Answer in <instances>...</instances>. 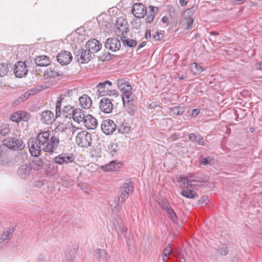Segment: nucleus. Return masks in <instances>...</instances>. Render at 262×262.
<instances>
[{"label": "nucleus", "instance_id": "1", "mask_svg": "<svg viewBox=\"0 0 262 262\" xmlns=\"http://www.w3.org/2000/svg\"><path fill=\"white\" fill-rule=\"evenodd\" d=\"M60 139L57 136H51L49 130L41 132L37 135L36 139L30 138L28 147L32 156H39L41 150L53 153L57 149Z\"/></svg>", "mask_w": 262, "mask_h": 262}, {"label": "nucleus", "instance_id": "2", "mask_svg": "<svg viewBox=\"0 0 262 262\" xmlns=\"http://www.w3.org/2000/svg\"><path fill=\"white\" fill-rule=\"evenodd\" d=\"M4 148L7 147L13 150H21L25 147V144L21 140L17 139L16 136H13L4 139L3 141Z\"/></svg>", "mask_w": 262, "mask_h": 262}, {"label": "nucleus", "instance_id": "3", "mask_svg": "<svg viewBox=\"0 0 262 262\" xmlns=\"http://www.w3.org/2000/svg\"><path fill=\"white\" fill-rule=\"evenodd\" d=\"M134 190L133 183L130 180H127L120 188V196L118 201L122 204L129 195L133 192Z\"/></svg>", "mask_w": 262, "mask_h": 262}, {"label": "nucleus", "instance_id": "4", "mask_svg": "<svg viewBox=\"0 0 262 262\" xmlns=\"http://www.w3.org/2000/svg\"><path fill=\"white\" fill-rule=\"evenodd\" d=\"M92 135L85 131L79 132L76 137V142L81 147H88L91 145Z\"/></svg>", "mask_w": 262, "mask_h": 262}, {"label": "nucleus", "instance_id": "5", "mask_svg": "<svg viewBox=\"0 0 262 262\" xmlns=\"http://www.w3.org/2000/svg\"><path fill=\"white\" fill-rule=\"evenodd\" d=\"M101 128L105 135L112 134L117 129L116 123L111 119L104 120L101 123Z\"/></svg>", "mask_w": 262, "mask_h": 262}, {"label": "nucleus", "instance_id": "6", "mask_svg": "<svg viewBox=\"0 0 262 262\" xmlns=\"http://www.w3.org/2000/svg\"><path fill=\"white\" fill-rule=\"evenodd\" d=\"M14 230L15 227H11L7 228L3 232L0 236V249L3 248V246H6L9 243Z\"/></svg>", "mask_w": 262, "mask_h": 262}, {"label": "nucleus", "instance_id": "7", "mask_svg": "<svg viewBox=\"0 0 262 262\" xmlns=\"http://www.w3.org/2000/svg\"><path fill=\"white\" fill-rule=\"evenodd\" d=\"M188 176L190 182V187H200L204 186L206 184L205 179L197 174L190 173Z\"/></svg>", "mask_w": 262, "mask_h": 262}, {"label": "nucleus", "instance_id": "8", "mask_svg": "<svg viewBox=\"0 0 262 262\" xmlns=\"http://www.w3.org/2000/svg\"><path fill=\"white\" fill-rule=\"evenodd\" d=\"M32 172L31 163L22 164L17 169L18 176L23 179H27Z\"/></svg>", "mask_w": 262, "mask_h": 262}, {"label": "nucleus", "instance_id": "9", "mask_svg": "<svg viewBox=\"0 0 262 262\" xmlns=\"http://www.w3.org/2000/svg\"><path fill=\"white\" fill-rule=\"evenodd\" d=\"M75 157L72 154H62L54 158V162L59 165L68 164L74 162Z\"/></svg>", "mask_w": 262, "mask_h": 262}, {"label": "nucleus", "instance_id": "10", "mask_svg": "<svg viewBox=\"0 0 262 262\" xmlns=\"http://www.w3.org/2000/svg\"><path fill=\"white\" fill-rule=\"evenodd\" d=\"M14 73L16 77L21 78L28 73L27 65L25 62L18 61L15 64Z\"/></svg>", "mask_w": 262, "mask_h": 262}, {"label": "nucleus", "instance_id": "11", "mask_svg": "<svg viewBox=\"0 0 262 262\" xmlns=\"http://www.w3.org/2000/svg\"><path fill=\"white\" fill-rule=\"evenodd\" d=\"M146 12V7L142 4L136 3L132 7V12L133 14L138 18L143 17Z\"/></svg>", "mask_w": 262, "mask_h": 262}, {"label": "nucleus", "instance_id": "12", "mask_svg": "<svg viewBox=\"0 0 262 262\" xmlns=\"http://www.w3.org/2000/svg\"><path fill=\"white\" fill-rule=\"evenodd\" d=\"M105 47L113 52L118 51L121 47V42L119 39L116 37H111L105 41Z\"/></svg>", "mask_w": 262, "mask_h": 262}, {"label": "nucleus", "instance_id": "13", "mask_svg": "<svg viewBox=\"0 0 262 262\" xmlns=\"http://www.w3.org/2000/svg\"><path fill=\"white\" fill-rule=\"evenodd\" d=\"M99 107L103 113L109 114L113 111V104L110 99L104 97L100 100L99 103Z\"/></svg>", "mask_w": 262, "mask_h": 262}, {"label": "nucleus", "instance_id": "14", "mask_svg": "<svg viewBox=\"0 0 262 262\" xmlns=\"http://www.w3.org/2000/svg\"><path fill=\"white\" fill-rule=\"evenodd\" d=\"M56 58L60 64L64 66L69 64L71 62L73 57L70 52L64 51L58 53Z\"/></svg>", "mask_w": 262, "mask_h": 262}, {"label": "nucleus", "instance_id": "15", "mask_svg": "<svg viewBox=\"0 0 262 262\" xmlns=\"http://www.w3.org/2000/svg\"><path fill=\"white\" fill-rule=\"evenodd\" d=\"M76 54L77 61L81 63L88 62L91 59V53L84 49H80L77 52Z\"/></svg>", "mask_w": 262, "mask_h": 262}, {"label": "nucleus", "instance_id": "16", "mask_svg": "<svg viewBox=\"0 0 262 262\" xmlns=\"http://www.w3.org/2000/svg\"><path fill=\"white\" fill-rule=\"evenodd\" d=\"M40 118V120L44 124H51L57 117L52 112L46 110L41 112Z\"/></svg>", "mask_w": 262, "mask_h": 262}, {"label": "nucleus", "instance_id": "17", "mask_svg": "<svg viewBox=\"0 0 262 262\" xmlns=\"http://www.w3.org/2000/svg\"><path fill=\"white\" fill-rule=\"evenodd\" d=\"M85 48L91 53H95L101 49L102 45L97 39H92L86 42Z\"/></svg>", "mask_w": 262, "mask_h": 262}, {"label": "nucleus", "instance_id": "18", "mask_svg": "<svg viewBox=\"0 0 262 262\" xmlns=\"http://www.w3.org/2000/svg\"><path fill=\"white\" fill-rule=\"evenodd\" d=\"M59 67L53 64L45 71L44 75L46 78H55L60 75H62V72L59 70Z\"/></svg>", "mask_w": 262, "mask_h": 262}, {"label": "nucleus", "instance_id": "19", "mask_svg": "<svg viewBox=\"0 0 262 262\" xmlns=\"http://www.w3.org/2000/svg\"><path fill=\"white\" fill-rule=\"evenodd\" d=\"M112 85L111 81L105 80L102 82H100L97 86V93L100 96H104L106 92Z\"/></svg>", "mask_w": 262, "mask_h": 262}, {"label": "nucleus", "instance_id": "20", "mask_svg": "<svg viewBox=\"0 0 262 262\" xmlns=\"http://www.w3.org/2000/svg\"><path fill=\"white\" fill-rule=\"evenodd\" d=\"M6 149L4 148V145L2 144L0 145V155H3L5 152ZM15 163L13 161L12 156H8L2 158L0 157V165L10 166L14 164Z\"/></svg>", "mask_w": 262, "mask_h": 262}, {"label": "nucleus", "instance_id": "21", "mask_svg": "<svg viewBox=\"0 0 262 262\" xmlns=\"http://www.w3.org/2000/svg\"><path fill=\"white\" fill-rule=\"evenodd\" d=\"M161 207L166 211L169 217L171 219V220L175 222L177 219V215L169 204L166 201V200H162L161 203Z\"/></svg>", "mask_w": 262, "mask_h": 262}, {"label": "nucleus", "instance_id": "22", "mask_svg": "<svg viewBox=\"0 0 262 262\" xmlns=\"http://www.w3.org/2000/svg\"><path fill=\"white\" fill-rule=\"evenodd\" d=\"M83 122L85 126L90 129H95L98 125L96 119L91 115L86 116Z\"/></svg>", "mask_w": 262, "mask_h": 262}, {"label": "nucleus", "instance_id": "23", "mask_svg": "<svg viewBox=\"0 0 262 262\" xmlns=\"http://www.w3.org/2000/svg\"><path fill=\"white\" fill-rule=\"evenodd\" d=\"M74 112L72 114L73 117H72L73 120L79 123L81 122H83L86 117L84 111L79 108H76L74 109Z\"/></svg>", "mask_w": 262, "mask_h": 262}, {"label": "nucleus", "instance_id": "24", "mask_svg": "<svg viewBox=\"0 0 262 262\" xmlns=\"http://www.w3.org/2000/svg\"><path fill=\"white\" fill-rule=\"evenodd\" d=\"M79 102L81 107L84 109L89 108L92 104V101L91 98L85 94L82 95L79 98Z\"/></svg>", "mask_w": 262, "mask_h": 262}, {"label": "nucleus", "instance_id": "25", "mask_svg": "<svg viewBox=\"0 0 262 262\" xmlns=\"http://www.w3.org/2000/svg\"><path fill=\"white\" fill-rule=\"evenodd\" d=\"M35 62L38 66L47 67L50 65L51 61L49 58L46 55H42L36 57L35 58Z\"/></svg>", "mask_w": 262, "mask_h": 262}, {"label": "nucleus", "instance_id": "26", "mask_svg": "<svg viewBox=\"0 0 262 262\" xmlns=\"http://www.w3.org/2000/svg\"><path fill=\"white\" fill-rule=\"evenodd\" d=\"M94 256L100 262L107 261V258L109 257L104 250L100 249H97L95 250Z\"/></svg>", "mask_w": 262, "mask_h": 262}, {"label": "nucleus", "instance_id": "27", "mask_svg": "<svg viewBox=\"0 0 262 262\" xmlns=\"http://www.w3.org/2000/svg\"><path fill=\"white\" fill-rule=\"evenodd\" d=\"M189 139L191 142H196L199 145H204V142L203 137L199 134L191 133L189 135Z\"/></svg>", "mask_w": 262, "mask_h": 262}, {"label": "nucleus", "instance_id": "28", "mask_svg": "<svg viewBox=\"0 0 262 262\" xmlns=\"http://www.w3.org/2000/svg\"><path fill=\"white\" fill-rule=\"evenodd\" d=\"M132 95V86H128L127 89L122 92V99L123 101V105L125 106V103H128L130 99V97Z\"/></svg>", "mask_w": 262, "mask_h": 262}, {"label": "nucleus", "instance_id": "29", "mask_svg": "<svg viewBox=\"0 0 262 262\" xmlns=\"http://www.w3.org/2000/svg\"><path fill=\"white\" fill-rule=\"evenodd\" d=\"M74 109L73 106L70 105L64 106L62 111L63 116L71 119L73 117L72 114L74 112Z\"/></svg>", "mask_w": 262, "mask_h": 262}, {"label": "nucleus", "instance_id": "30", "mask_svg": "<svg viewBox=\"0 0 262 262\" xmlns=\"http://www.w3.org/2000/svg\"><path fill=\"white\" fill-rule=\"evenodd\" d=\"M101 169L105 171H117L119 168L118 164L116 162L112 161L109 163L106 164L101 167Z\"/></svg>", "mask_w": 262, "mask_h": 262}, {"label": "nucleus", "instance_id": "31", "mask_svg": "<svg viewBox=\"0 0 262 262\" xmlns=\"http://www.w3.org/2000/svg\"><path fill=\"white\" fill-rule=\"evenodd\" d=\"M37 157L32 160V163H31V169L34 170L38 171L40 170L42 166H43V161L40 158H38Z\"/></svg>", "mask_w": 262, "mask_h": 262}, {"label": "nucleus", "instance_id": "32", "mask_svg": "<svg viewBox=\"0 0 262 262\" xmlns=\"http://www.w3.org/2000/svg\"><path fill=\"white\" fill-rule=\"evenodd\" d=\"M67 129V127L64 124H60L54 129V133L52 136H57L59 138L60 135H66Z\"/></svg>", "mask_w": 262, "mask_h": 262}, {"label": "nucleus", "instance_id": "33", "mask_svg": "<svg viewBox=\"0 0 262 262\" xmlns=\"http://www.w3.org/2000/svg\"><path fill=\"white\" fill-rule=\"evenodd\" d=\"M181 194L182 196L188 199H193L197 195V193L194 190H190L187 187L183 190Z\"/></svg>", "mask_w": 262, "mask_h": 262}, {"label": "nucleus", "instance_id": "34", "mask_svg": "<svg viewBox=\"0 0 262 262\" xmlns=\"http://www.w3.org/2000/svg\"><path fill=\"white\" fill-rule=\"evenodd\" d=\"M130 127L127 122H123L118 127V132L122 134H127L130 132Z\"/></svg>", "mask_w": 262, "mask_h": 262}, {"label": "nucleus", "instance_id": "35", "mask_svg": "<svg viewBox=\"0 0 262 262\" xmlns=\"http://www.w3.org/2000/svg\"><path fill=\"white\" fill-rule=\"evenodd\" d=\"M190 69L194 75L201 74L204 70L202 67L198 65L196 62H193L190 64Z\"/></svg>", "mask_w": 262, "mask_h": 262}, {"label": "nucleus", "instance_id": "36", "mask_svg": "<svg viewBox=\"0 0 262 262\" xmlns=\"http://www.w3.org/2000/svg\"><path fill=\"white\" fill-rule=\"evenodd\" d=\"M117 85L119 89L122 92L127 89L128 86H131L130 84L124 79H118L117 80Z\"/></svg>", "mask_w": 262, "mask_h": 262}, {"label": "nucleus", "instance_id": "37", "mask_svg": "<svg viewBox=\"0 0 262 262\" xmlns=\"http://www.w3.org/2000/svg\"><path fill=\"white\" fill-rule=\"evenodd\" d=\"M184 108L181 106H176L169 109L171 115H181L184 113Z\"/></svg>", "mask_w": 262, "mask_h": 262}, {"label": "nucleus", "instance_id": "38", "mask_svg": "<svg viewBox=\"0 0 262 262\" xmlns=\"http://www.w3.org/2000/svg\"><path fill=\"white\" fill-rule=\"evenodd\" d=\"M122 42L124 46H126L130 48L136 47L137 43V41L135 40L126 39L124 37H123V38L122 39Z\"/></svg>", "mask_w": 262, "mask_h": 262}, {"label": "nucleus", "instance_id": "39", "mask_svg": "<svg viewBox=\"0 0 262 262\" xmlns=\"http://www.w3.org/2000/svg\"><path fill=\"white\" fill-rule=\"evenodd\" d=\"M170 254H172L173 256H175V254L171 249L170 244H169L166 247L163 251L162 257L163 260L165 261V258L167 257Z\"/></svg>", "mask_w": 262, "mask_h": 262}, {"label": "nucleus", "instance_id": "40", "mask_svg": "<svg viewBox=\"0 0 262 262\" xmlns=\"http://www.w3.org/2000/svg\"><path fill=\"white\" fill-rule=\"evenodd\" d=\"M9 72V68L7 63H0V76L4 77Z\"/></svg>", "mask_w": 262, "mask_h": 262}, {"label": "nucleus", "instance_id": "41", "mask_svg": "<svg viewBox=\"0 0 262 262\" xmlns=\"http://www.w3.org/2000/svg\"><path fill=\"white\" fill-rule=\"evenodd\" d=\"M125 105L127 107V112L130 114H134L135 111L136 110V106L133 103L132 100H129L128 103H125Z\"/></svg>", "mask_w": 262, "mask_h": 262}, {"label": "nucleus", "instance_id": "42", "mask_svg": "<svg viewBox=\"0 0 262 262\" xmlns=\"http://www.w3.org/2000/svg\"><path fill=\"white\" fill-rule=\"evenodd\" d=\"M21 117L20 112H16L11 115L10 119L12 121L17 122L21 121Z\"/></svg>", "mask_w": 262, "mask_h": 262}, {"label": "nucleus", "instance_id": "43", "mask_svg": "<svg viewBox=\"0 0 262 262\" xmlns=\"http://www.w3.org/2000/svg\"><path fill=\"white\" fill-rule=\"evenodd\" d=\"M76 251L75 249H70V251L68 253H66V261L65 262H71L73 257L75 256Z\"/></svg>", "mask_w": 262, "mask_h": 262}, {"label": "nucleus", "instance_id": "44", "mask_svg": "<svg viewBox=\"0 0 262 262\" xmlns=\"http://www.w3.org/2000/svg\"><path fill=\"white\" fill-rule=\"evenodd\" d=\"M189 178L188 175L185 177H181L179 178L178 182L179 183H182V184L185 185L187 184V187L188 188L190 187V182L189 181Z\"/></svg>", "mask_w": 262, "mask_h": 262}, {"label": "nucleus", "instance_id": "45", "mask_svg": "<svg viewBox=\"0 0 262 262\" xmlns=\"http://www.w3.org/2000/svg\"><path fill=\"white\" fill-rule=\"evenodd\" d=\"M10 132V129L7 125H2L0 127V134L3 136H6Z\"/></svg>", "mask_w": 262, "mask_h": 262}, {"label": "nucleus", "instance_id": "46", "mask_svg": "<svg viewBox=\"0 0 262 262\" xmlns=\"http://www.w3.org/2000/svg\"><path fill=\"white\" fill-rule=\"evenodd\" d=\"M184 18L186 19V23L187 24L186 29H191L194 21L193 18L192 17H185Z\"/></svg>", "mask_w": 262, "mask_h": 262}, {"label": "nucleus", "instance_id": "47", "mask_svg": "<svg viewBox=\"0 0 262 262\" xmlns=\"http://www.w3.org/2000/svg\"><path fill=\"white\" fill-rule=\"evenodd\" d=\"M195 10V9L194 7H192L186 10L184 13V17H191V15L194 14Z\"/></svg>", "mask_w": 262, "mask_h": 262}, {"label": "nucleus", "instance_id": "48", "mask_svg": "<svg viewBox=\"0 0 262 262\" xmlns=\"http://www.w3.org/2000/svg\"><path fill=\"white\" fill-rule=\"evenodd\" d=\"M62 102L58 100L56 104V117H58L60 116L61 112V105Z\"/></svg>", "mask_w": 262, "mask_h": 262}, {"label": "nucleus", "instance_id": "49", "mask_svg": "<svg viewBox=\"0 0 262 262\" xmlns=\"http://www.w3.org/2000/svg\"><path fill=\"white\" fill-rule=\"evenodd\" d=\"M213 161V159L210 157H208L205 158H202L200 160V162L202 164L204 165H207L208 164H211V162Z\"/></svg>", "mask_w": 262, "mask_h": 262}, {"label": "nucleus", "instance_id": "50", "mask_svg": "<svg viewBox=\"0 0 262 262\" xmlns=\"http://www.w3.org/2000/svg\"><path fill=\"white\" fill-rule=\"evenodd\" d=\"M21 121H27L30 118V115L26 112H20Z\"/></svg>", "mask_w": 262, "mask_h": 262}, {"label": "nucleus", "instance_id": "51", "mask_svg": "<svg viewBox=\"0 0 262 262\" xmlns=\"http://www.w3.org/2000/svg\"><path fill=\"white\" fill-rule=\"evenodd\" d=\"M152 37L155 40H161L164 38V35L162 33H160L158 31H156V34L153 35Z\"/></svg>", "mask_w": 262, "mask_h": 262}, {"label": "nucleus", "instance_id": "52", "mask_svg": "<svg viewBox=\"0 0 262 262\" xmlns=\"http://www.w3.org/2000/svg\"><path fill=\"white\" fill-rule=\"evenodd\" d=\"M148 13H151L154 15H155L158 12V8L154 6H150L148 8Z\"/></svg>", "mask_w": 262, "mask_h": 262}, {"label": "nucleus", "instance_id": "53", "mask_svg": "<svg viewBox=\"0 0 262 262\" xmlns=\"http://www.w3.org/2000/svg\"><path fill=\"white\" fill-rule=\"evenodd\" d=\"M113 56V55H111L110 53H104L101 56V60H109L112 58V56Z\"/></svg>", "mask_w": 262, "mask_h": 262}, {"label": "nucleus", "instance_id": "54", "mask_svg": "<svg viewBox=\"0 0 262 262\" xmlns=\"http://www.w3.org/2000/svg\"><path fill=\"white\" fill-rule=\"evenodd\" d=\"M228 248L227 246H225V245L224 247L221 248L219 249V252L220 254L223 255H226L228 253Z\"/></svg>", "mask_w": 262, "mask_h": 262}, {"label": "nucleus", "instance_id": "55", "mask_svg": "<svg viewBox=\"0 0 262 262\" xmlns=\"http://www.w3.org/2000/svg\"><path fill=\"white\" fill-rule=\"evenodd\" d=\"M105 96H115L116 97H117L118 96V93L115 90H110L108 89L106 92Z\"/></svg>", "mask_w": 262, "mask_h": 262}, {"label": "nucleus", "instance_id": "56", "mask_svg": "<svg viewBox=\"0 0 262 262\" xmlns=\"http://www.w3.org/2000/svg\"><path fill=\"white\" fill-rule=\"evenodd\" d=\"M29 93H28L26 92L20 95V96L19 98V99H20L21 101V102H24L27 100L30 97L29 96Z\"/></svg>", "mask_w": 262, "mask_h": 262}, {"label": "nucleus", "instance_id": "57", "mask_svg": "<svg viewBox=\"0 0 262 262\" xmlns=\"http://www.w3.org/2000/svg\"><path fill=\"white\" fill-rule=\"evenodd\" d=\"M124 21L123 19L121 18H118L116 21V26L118 29L120 31L121 30L120 29V27H122L124 25Z\"/></svg>", "mask_w": 262, "mask_h": 262}, {"label": "nucleus", "instance_id": "58", "mask_svg": "<svg viewBox=\"0 0 262 262\" xmlns=\"http://www.w3.org/2000/svg\"><path fill=\"white\" fill-rule=\"evenodd\" d=\"M155 15L153 14L148 13L147 14V16L146 19V21L147 23H151L154 18Z\"/></svg>", "mask_w": 262, "mask_h": 262}, {"label": "nucleus", "instance_id": "59", "mask_svg": "<svg viewBox=\"0 0 262 262\" xmlns=\"http://www.w3.org/2000/svg\"><path fill=\"white\" fill-rule=\"evenodd\" d=\"M200 113V110L198 108H194L192 111L190 116L192 117H196Z\"/></svg>", "mask_w": 262, "mask_h": 262}, {"label": "nucleus", "instance_id": "60", "mask_svg": "<svg viewBox=\"0 0 262 262\" xmlns=\"http://www.w3.org/2000/svg\"><path fill=\"white\" fill-rule=\"evenodd\" d=\"M208 39L213 43H218L219 41V40L216 38L215 36H211V35H209L208 37Z\"/></svg>", "mask_w": 262, "mask_h": 262}, {"label": "nucleus", "instance_id": "61", "mask_svg": "<svg viewBox=\"0 0 262 262\" xmlns=\"http://www.w3.org/2000/svg\"><path fill=\"white\" fill-rule=\"evenodd\" d=\"M208 199V197L207 196H203L199 201L198 203L200 205L203 204L205 203H206V201H207Z\"/></svg>", "mask_w": 262, "mask_h": 262}, {"label": "nucleus", "instance_id": "62", "mask_svg": "<svg viewBox=\"0 0 262 262\" xmlns=\"http://www.w3.org/2000/svg\"><path fill=\"white\" fill-rule=\"evenodd\" d=\"M132 27L134 29H138L140 27V24L138 23L137 21L134 20V21L132 22Z\"/></svg>", "mask_w": 262, "mask_h": 262}, {"label": "nucleus", "instance_id": "63", "mask_svg": "<svg viewBox=\"0 0 262 262\" xmlns=\"http://www.w3.org/2000/svg\"><path fill=\"white\" fill-rule=\"evenodd\" d=\"M27 92L28 93H29V96H33L35 94H36V91L35 89H34V88L27 91Z\"/></svg>", "mask_w": 262, "mask_h": 262}, {"label": "nucleus", "instance_id": "64", "mask_svg": "<svg viewBox=\"0 0 262 262\" xmlns=\"http://www.w3.org/2000/svg\"><path fill=\"white\" fill-rule=\"evenodd\" d=\"M188 0H179L180 4L181 6H185L188 3Z\"/></svg>", "mask_w": 262, "mask_h": 262}]
</instances>
